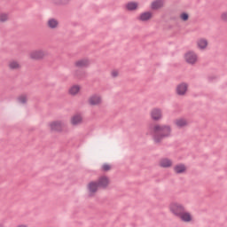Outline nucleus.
<instances>
[{"label":"nucleus","mask_w":227,"mask_h":227,"mask_svg":"<svg viewBox=\"0 0 227 227\" xmlns=\"http://www.w3.org/2000/svg\"><path fill=\"white\" fill-rule=\"evenodd\" d=\"M101 170L104 171V172L111 171V165H109L107 163H104L101 166Z\"/></svg>","instance_id":"24"},{"label":"nucleus","mask_w":227,"mask_h":227,"mask_svg":"<svg viewBox=\"0 0 227 227\" xmlns=\"http://www.w3.org/2000/svg\"><path fill=\"white\" fill-rule=\"evenodd\" d=\"M90 65V60L87 59H80L75 62V67L78 68H84Z\"/></svg>","instance_id":"10"},{"label":"nucleus","mask_w":227,"mask_h":227,"mask_svg":"<svg viewBox=\"0 0 227 227\" xmlns=\"http://www.w3.org/2000/svg\"><path fill=\"white\" fill-rule=\"evenodd\" d=\"M102 102V98L99 95L94 94L90 97L89 104L90 106H98Z\"/></svg>","instance_id":"7"},{"label":"nucleus","mask_w":227,"mask_h":227,"mask_svg":"<svg viewBox=\"0 0 227 227\" xmlns=\"http://www.w3.org/2000/svg\"><path fill=\"white\" fill-rule=\"evenodd\" d=\"M179 217L184 223H191V221H192V217L191 216V214L185 213V211H184L183 214Z\"/></svg>","instance_id":"16"},{"label":"nucleus","mask_w":227,"mask_h":227,"mask_svg":"<svg viewBox=\"0 0 227 227\" xmlns=\"http://www.w3.org/2000/svg\"><path fill=\"white\" fill-rule=\"evenodd\" d=\"M181 19L185 22L187 20H189V14L185 13V12H183L181 15H180Z\"/></svg>","instance_id":"26"},{"label":"nucleus","mask_w":227,"mask_h":227,"mask_svg":"<svg viewBox=\"0 0 227 227\" xmlns=\"http://www.w3.org/2000/svg\"><path fill=\"white\" fill-rule=\"evenodd\" d=\"M185 61L188 62L190 65H194L198 61V55L194 53V51H188L185 56Z\"/></svg>","instance_id":"4"},{"label":"nucleus","mask_w":227,"mask_h":227,"mask_svg":"<svg viewBox=\"0 0 227 227\" xmlns=\"http://www.w3.org/2000/svg\"><path fill=\"white\" fill-rule=\"evenodd\" d=\"M112 77H118V71L117 70L112 71Z\"/></svg>","instance_id":"29"},{"label":"nucleus","mask_w":227,"mask_h":227,"mask_svg":"<svg viewBox=\"0 0 227 227\" xmlns=\"http://www.w3.org/2000/svg\"><path fill=\"white\" fill-rule=\"evenodd\" d=\"M0 227H4V225H3L2 223H0Z\"/></svg>","instance_id":"31"},{"label":"nucleus","mask_w":227,"mask_h":227,"mask_svg":"<svg viewBox=\"0 0 227 227\" xmlns=\"http://www.w3.org/2000/svg\"><path fill=\"white\" fill-rule=\"evenodd\" d=\"M70 0H54L56 4H67Z\"/></svg>","instance_id":"27"},{"label":"nucleus","mask_w":227,"mask_h":227,"mask_svg":"<svg viewBox=\"0 0 227 227\" xmlns=\"http://www.w3.org/2000/svg\"><path fill=\"white\" fill-rule=\"evenodd\" d=\"M51 130H55V132H61L65 128V122L61 121H56L50 124Z\"/></svg>","instance_id":"5"},{"label":"nucleus","mask_w":227,"mask_h":227,"mask_svg":"<svg viewBox=\"0 0 227 227\" xmlns=\"http://www.w3.org/2000/svg\"><path fill=\"white\" fill-rule=\"evenodd\" d=\"M82 122V116L81 114L74 115L71 119L72 125H79V123Z\"/></svg>","instance_id":"15"},{"label":"nucleus","mask_w":227,"mask_h":227,"mask_svg":"<svg viewBox=\"0 0 227 227\" xmlns=\"http://www.w3.org/2000/svg\"><path fill=\"white\" fill-rule=\"evenodd\" d=\"M46 54H47V51H44L42 50L34 51L30 52V58L31 59H43Z\"/></svg>","instance_id":"6"},{"label":"nucleus","mask_w":227,"mask_h":227,"mask_svg":"<svg viewBox=\"0 0 227 227\" xmlns=\"http://www.w3.org/2000/svg\"><path fill=\"white\" fill-rule=\"evenodd\" d=\"M17 227H27V225L20 224V225H18Z\"/></svg>","instance_id":"30"},{"label":"nucleus","mask_w":227,"mask_h":227,"mask_svg":"<svg viewBox=\"0 0 227 227\" xmlns=\"http://www.w3.org/2000/svg\"><path fill=\"white\" fill-rule=\"evenodd\" d=\"M81 91V87L79 85H74L69 89L70 95H77Z\"/></svg>","instance_id":"19"},{"label":"nucleus","mask_w":227,"mask_h":227,"mask_svg":"<svg viewBox=\"0 0 227 227\" xmlns=\"http://www.w3.org/2000/svg\"><path fill=\"white\" fill-rule=\"evenodd\" d=\"M187 83H181L177 86L176 91L177 95H185V92L187 91Z\"/></svg>","instance_id":"11"},{"label":"nucleus","mask_w":227,"mask_h":227,"mask_svg":"<svg viewBox=\"0 0 227 227\" xmlns=\"http://www.w3.org/2000/svg\"><path fill=\"white\" fill-rule=\"evenodd\" d=\"M170 210L177 217H180L184 214V212H185V208H184V206L178 203L171 204Z\"/></svg>","instance_id":"3"},{"label":"nucleus","mask_w":227,"mask_h":227,"mask_svg":"<svg viewBox=\"0 0 227 227\" xmlns=\"http://www.w3.org/2000/svg\"><path fill=\"white\" fill-rule=\"evenodd\" d=\"M20 104H26L27 102V97L26 95H21L18 98Z\"/></svg>","instance_id":"23"},{"label":"nucleus","mask_w":227,"mask_h":227,"mask_svg":"<svg viewBox=\"0 0 227 227\" xmlns=\"http://www.w3.org/2000/svg\"><path fill=\"white\" fill-rule=\"evenodd\" d=\"M152 19V12H146L140 14L138 20L142 22H146V20H150Z\"/></svg>","instance_id":"12"},{"label":"nucleus","mask_w":227,"mask_h":227,"mask_svg":"<svg viewBox=\"0 0 227 227\" xmlns=\"http://www.w3.org/2000/svg\"><path fill=\"white\" fill-rule=\"evenodd\" d=\"M126 8L129 10V12H134V10L137 9V3L130 2L126 5Z\"/></svg>","instance_id":"21"},{"label":"nucleus","mask_w":227,"mask_h":227,"mask_svg":"<svg viewBox=\"0 0 227 227\" xmlns=\"http://www.w3.org/2000/svg\"><path fill=\"white\" fill-rule=\"evenodd\" d=\"M9 67L11 68V70H17V68H20V64H19V62L17 61H12L9 64Z\"/></svg>","instance_id":"22"},{"label":"nucleus","mask_w":227,"mask_h":227,"mask_svg":"<svg viewBox=\"0 0 227 227\" xmlns=\"http://www.w3.org/2000/svg\"><path fill=\"white\" fill-rule=\"evenodd\" d=\"M58 20L55 19H51L48 20V27L51 29H56V27H58Z\"/></svg>","instance_id":"20"},{"label":"nucleus","mask_w":227,"mask_h":227,"mask_svg":"<svg viewBox=\"0 0 227 227\" xmlns=\"http://www.w3.org/2000/svg\"><path fill=\"white\" fill-rule=\"evenodd\" d=\"M164 6V1L162 0H156L152 3L151 8L152 10H159V8H162Z\"/></svg>","instance_id":"13"},{"label":"nucleus","mask_w":227,"mask_h":227,"mask_svg":"<svg viewBox=\"0 0 227 227\" xmlns=\"http://www.w3.org/2000/svg\"><path fill=\"white\" fill-rule=\"evenodd\" d=\"M197 45L199 49H207V46L208 45V42L207 41V39H200L197 42Z\"/></svg>","instance_id":"18"},{"label":"nucleus","mask_w":227,"mask_h":227,"mask_svg":"<svg viewBox=\"0 0 227 227\" xmlns=\"http://www.w3.org/2000/svg\"><path fill=\"white\" fill-rule=\"evenodd\" d=\"M187 168L184 164H178L174 167V171L177 175H182V173H185Z\"/></svg>","instance_id":"9"},{"label":"nucleus","mask_w":227,"mask_h":227,"mask_svg":"<svg viewBox=\"0 0 227 227\" xmlns=\"http://www.w3.org/2000/svg\"><path fill=\"white\" fill-rule=\"evenodd\" d=\"M175 123L176 127H179V129H182V127H187L188 125V122L185 119H176Z\"/></svg>","instance_id":"17"},{"label":"nucleus","mask_w":227,"mask_h":227,"mask_svg":"<svg viewBox=\"0 0 227 227\" xmlns=\"http://www.w3.org/2000/svg\"><path fill=\"white\" fill-rule=\"evenodd\" d=\"M8 20V14H0V22H6Z\"/></svg>","instance_id":"25"},{"label":"nucleus","mask_w":227,"mask_h":227,"mask_svg":"<svg viewBox=\"0 0 227 227\" xmlns=\"http://www.w3.org/2000/svg\"><path fill=\"white\" fill-rule=\"evenodd\" d=\"M107 185H109V178H107L106 176H103L98 178V182H90L88 185V190L91 196V194H95V192L98 191V187L106 189Z\"/></svg>","instance_id":"2"},{"label":"nucleus","mask_w":227,"mask_h":227,"mask_svg":"<svg viewBox=\"0 0 227 227\" xmlns=\"http://www.w3.org/2000/svg\"><path fill=\"white\" fill-rule=\"evenodd\" d=\"M222 20L227 21V12L222 13Z\"/></svg>","instance_id":"28"},{"label":"nucleus","mask_w":227,"mask_h":227,"mask_svg":"<svg viewBox=\"0 0 227 227\" xmlns=\"http://www.w3.org/2000/svg\"><path fill=\"white\" fill-rule=\"evenodd\" d=\"M172 165H173V161H171V160L167 159V158L162 159L160 161V166L161 168H171Z\"/></svg>","instance_id":"14"},{"label":"nucleus","mask_w":227,"mask_h":227,"mask_svg":"<svg viewBox=\"0 0 227 227\" xmlns=\"http://www.w3.org/2000/svg\"><path fill=\"white\" fill-rule=\"evenodd\" d=\"M153 139L156 143H160L165 137L171 136V127L169 125L156 124L153 128Z\"/></svg>","instance_id":"1"},{"label":"nucleus","mask_w":227,"mask_h":227,"mask_svg":"<svg viewBox=\"0 0 227 227\" xmlns=\"http://www.w3.org/2000/svg\"><path fill=\"white\" fill-rule=\"evenodd\" d=\"M151 116L154 121L160 120V118H162V111L159 108H154L151 112Z\"/></svg>","instance_id":"8"}]
</instances>
